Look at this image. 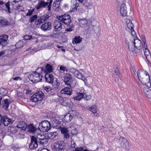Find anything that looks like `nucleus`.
Listing matches in <instances>:
<instances>
[{
	"mask_svg": "<svg viewBox=\"0 0 151 151\" xmlns=\"http://www.w3.org/2000/svg\"><path fill=\"white\" fill-rule=\"evenodd\" d=\"M86 9L88 10L92 8L93 6L91 3H89L88 1L85 0L83 4Z\"/></svg>",
	"mask_w": 151,
	"mask_h": 151,
	"instance_id": "31",
	"label": "nucleus"
},
{
	"mask_svg": "<svg viewBox=\"0 0 151 151\" xmlns=\"http://www.w3.org/2000/svg\"><path fill=\"white\" fill-rule=\"evenodd\" d=\"M8 37V35H3L0 36V46L4 47L7 44Z\"/></svg>",
	"mask_w": 151,
	"mask_h": 151,
	"instance_id": "13",
	"label": "nucleus"
},
{
	"mask_svg": "<svg viewBox=\"0 0 151 151\" xmlns=\"http://www.w3.org/2000/svg\"><path fill=\"white\" fill-rule=\"evenodd\" d=\"M10 23L8 20L3 17H0V27L10 25Z\"/></svg>",
	"mask_w": 151,
	"mask_h": 151,
	"instance_id": "25",
	"label": "nucleus"
},
{
	"mask_svg": "<svg viewBox=\"0 0 151 151\" xmlns=\"http://www.w3.org/2000/svg\"><path fill=\"white\" fill-rule=\"evenodd\" d=\"M72 90L71 88L66 87L61 90V93L62 94L70 95L71 94Z\"/></svg>",
	"mask_w": 151,
	"mask_h": 151,
	"instance_id": "28",
	"label": "nucleus"
},
{
	"mask_svg": "<svg viewBox=\"0 0 151 151\" xmlns=\"http://www.w3.org/2000/svg\"><path fill=\"white\" fill-rule=\"evenodd\" d=\"M52 0H50L49 2V4L47 6V8L48 9V11H50L51 10V5L52 3Z\"/></svg>",
	"mask_w": 151,
	"mask_h": 151,
	"instance_id": "57",
	"label": "nucleus"
},
{
	"mask_svg": "<svg viewBox=\"0 0 151 151\" xmlns=\"http://www.w3.org/2000/svg\"><path fill=\"white\" fill-rule=\"evenodd\" d=\"M12 79L15 81H18L19 80L20 81L22 80V78L20 77L17 76L12 78V79H11V80Z\"/></svg>",
	"mask_w": 151,
	"mask_h": 151,
	"instance_id": "60",
	"label": "nucleus"
},
{
	"mask_svg": "<svg viewBox=\"0 0 151 151\" xmlns=\"http://www.w3.org/2000/svg\"><path fill=\"white\" fill-rule=\"evenodd\" d=\"M75 77L79 79H81L82 80H84L85 79L84 77L83 76L82 74L79 72H78V73H77V76H76Z\"/></svg>",
	"mask_w": 151,
	"mask_h": 151,
	"instance_id": "47",
	"label": "nucleus"
},
{
	"mask_svg": "<svg viewBox=\"0 0 151 151\" xmlns=\"http://www.w3.org/2000/svg\"><path fill=\"white\" fill-rule=\"evenodd\" d=\"M59 129L61 132L64 138L65 139H67L70 137L69 131L68 128L65 127H62L61 126L58 127Z\"/></svg>",
	"mask_w": 151,
	"mask_h": 151,
	"instance_id": "10",
	"label": "nucleus"
},
{
	"mask_svg": "<svg viewBox=\"0 0 151 151\" xmlns=\"http://www.w3.org/2000/svg\"><path fill=\"white\" fill-rule=\"evenodd\" d=\"M44 97V95L42 91H39L35 93L31 97V100L34 102L41 101Z\"/></svg>",
	"mask_w": 151,
	"mask_h": 151,
	"instance_id": "6",
	"label": "nucleus"
},
{
	"mask_svg": "<svg viewBox=\"0 0 151 151\" xmlns=\"http://www.w3.org/2000/svg\"><path fill=\"white\" fill-rule=\"evenodd\" d=\"M37 15H34L30 17L29 20V22L32 23L35 20L37 19Z\"/></svg>",
	"mask_w": 151,
	"mask_h": 151,
	"instance_id": "43",
	"label": "nucleus"
},
{
	"mask_svg": "<svg viewBox=\"0 0 151 151\" xmlns=\"http://www.w3.org/2000/svg\"><path fill=\"white\" fill-rule=\"evenodd\" d=\"M78 132L76 128L74 127L72 128L70 133L72 136L76 135L77 134Z\"/></svg>",
	"mask_w": 151,
	"mask_h": 151,
	"instance_id": "42",
	"label": "nucleus"
},
{
	"mask_svg": "<svg viewBox=\"0 0 151 151\" xmlns=\"http://www.w3.org/2000/svg\"><path fill=\"white\" fill-rule=\"evenodd\" d=\"M4 91H5L4 89V88H2L0 89V93L2 95H6V92H5L4 93Z\"/></svg>",
	"mask_w": 151,
	"mask_h": 151,
	"instance_id": "55",
	"label": "nucleus"
},
{
	"mask_svg": "<svg viewBox=\"0 0 151 151\" xmlns=\"http://www.w3.org/2000/svg\"><path fill=\"white\" fill-rule=\"evenodd\" d=\"M71 146L72 147L75 148L76 149V145L75 142L73 140L71 141Z\"/></svg>",
	"mask_w": 151,
	"mask_h": 151,
	"instance_id": "53",
	"label": "nucleus"
},
{
	"mask_svg": "<svg viewBox=\"0 0 151 151\" xmlns=\"http://www.w3.org/2000/svg\"><path fill=\"white\" fill-rule=\"evenodd\" d=\"M42 71H44L46 73H51L53 71L52 66L50 64H47L44 69L43 68H39Z\"/></svg>",
	"mask_w": 151,
	"mask_h": 151,
	"instance_id": "26",
	"label": "nucleus"
},
{
	"mask_svg": "<svg viewBox=\"0 0 151 151\" xmlns=\"http://www.w3.org/2000/svg\"><path fill=\"white\" fill-rule=\"evenodd\" d=\"M32 38V36L31 35H25L23 36V38L25 40H29Z\"/></svg>",
	"mask_w": 151,
	"mask_h": 151,
	"instance_id": "51",
	"label": "nucleus"
},
{
	"mask_svg": "<svg viewBox=\"0 0 151 151\" xmlns=\"http://www.w3.org/2000/svg\"><path fill=\"white\" fill-rule=\"evenodd\" d=\"M142 42L144 43L143 49L145 55L146 57V59L148 61H150L151 60V55L150 52L147 48V44H146V41L145 37L142 36Z\"/></svg>",
	"mask_w": 151,
	"mask_h": 151,
	"instance_id": "9",
	"label": "nucleus"
},
{
	"mask_svg": "<svg viewBox=\"0 0 151 151\" xmlns=\"http://www.w3.org/2000/svg\"><path fill=\"white\" fill-rule=\"evenodd\" d=\"M82 40V38L80 36L75 37L73 40V43L74 44L79 43Z\"/></svg>",
	"mask_w": 151,
	"mask_h": 151,
	"instance_id": "36",
	"label": "nucleus"
},
{
	"mask_svg": "<svg viewBox=\"0 0 151 151\" xmlns=\"http://www.w3.org/2000/svg\"><path fill=\"white\" fill-rule=\"evenodd\" d=\"M39 69V68L37 69L35 72L30 75L29 77V80L33 83H37L42 80L43 78L42 75L38 72V70Z\"/></svg>",
	"mask_w": 151,
	"mask_h": 151,
	"instance_id": "2",
	"label": "nucleus"
},
{
	"mask_svg": "<svg viewBox=\"0 0 151 151\" xmlns=\"http://www.w3.org/2000/svg\"><path fill=\"white\" fill-rule=\"evenodd\" d=\"M70 114L72 115L73 117L75 116H78V113H77L75 110L72 111Z\"/></svg>",
	"mask_w": 151,
	"mask_h": 151,
	"instance_id": "49",
	"label": "nucleus"
},
{
	"mask_svg": "<svg viewBox=\"0 0 151 151\" xmlns=\"http://www.w3.org/2000/svg\"><path fill=\"white\" fill-rule=\"evenodd\" d=\"M65 143L63 141H59L57 142L52 144L51 146V149L55 151H60L65 148Z\"/></svg>",
	"mask_w": 151,
	"mask_h": 151,
	"instance_id": "3",
	"label": "nucleus"
},
{
	"mask_svg": "<svg viewBox=\"0 0 151 151\" xmlns=\"http://www.w3.org/2000/svg\"><path fill=\"white\" fill-rule=\"evenodd\" d=\"M47 137V136L41 133H38L36 136L35 137V139H36V140L37 141V142H38Z\"/></svg>",
	"mask_w": 151,
	"mask_h": 151,
	"instance_id": "35",
	"label": "nucleus"
},
{
	"mask_svg": "<svg viewBox=\"0 0 151 151\" xmlns=\"http://www.w3.org/2000/svg\"><path fill=\"white\" fill-rule=\"evenodd\" d=\"M76 70L75 69L73 68H71L70 69V72L73 73H75V71H76Z\"/></svg>",
	"mask_w": 151,
	"mask_h": 151,
	"instance_id": "64",
	"label": "nucleus"
},
{
	"mask_svg": "<svg viewBox=\"0 0 151 151\" xmlns=\"http://www.w3.org/2000/svg\"><path fill=\"white\" fill-rule=\"evenodd\" d=\"M74 151H91L87 149H85L82 147H76Z\"/></svg>",
	"mask_w": 151,
	"mask_h": 151,
	"instance_id": "44",
	"label": "nucleus"
},
{
	"mask_svg": "<svg viewBox=\"0 0 151 151\" xmlns=\"http://www.w3.org/2000/svg\"><path fill=\"white\" fill-rule=\"evenodd\" d=\"M34 11V9L29 10L28 12L27 13L26 15L27 16H30L32 15Z\"/></svg>",
	"mask_w": 151,
	"mask_h": 151,
	"instance_id": "52",
	"label": "nucleus"
},
{
	"mask_svg": "<svg viewBox=\"0 0 151 151\" xmlns=\"http://www.w3.org/2000/svg\"><path fill=\"white\" fill-rule=\"evenodd\" d=\"M126 22L127 27L130 30L132 36H133L134 37H136V32L133 28V25L131 20L129 19H127L126 20Z\"/></svg>",
	"mask_w": 151,
	"mask_h": 151,
	"instance_id": "12",
	"label": "nucleus"
},
{
	"mask_svg": "<svg viewBox=\"0 0 151 151\" xmlns=\"http://www.w3.org/2000/svg\"><path fill=\"white\" fill-rule=\"evenodd\" d=\"M73 27L71 26L69 28H67L65 29V31L67 32H71L73 30Z\"/></svg>",
	"mask_w": 151,
	"mask_h": 151,
	"instance_id": "58",
	"label": "nucleus"
},
{
	"mask_svg": "<svg viewBox=\"0 0 151 151\" xmlns=\"http://www.w3.org/2000/svg\"><path fill=\"white\" fill-rule=\"evenodd\" d=\"M26 93L27 94H28L29 95L31 94H32V91L31 90H27L26 91Z\"/></svg>",
	"mask_w": 151,
	"mask_h": 151,
	"instance_id": "63",
	"label": "nucleus"
},
{
	"mask_svg": "<svg viewBox=\"0 0 151 151\" xmlns=\"http://www.w3.org/2000/svg\"><path fill=\"white\" fill-rule=\"evenodd\" d=\"M73 118L72 115L70 113H68L66 115H65L64 119L67 122H70L72 119Z\"/></svg>",
	"mask_w": 151,
	"mask_h": 151,
	"instance_id": "34",
	"label": "nucleus"
},
{
	"mask_svg": "<svg viewBox=\"0 0 151 151\" xmlns=\"http://www.w3.org/2000/svg\"><path fill=\"white\" fill-rule=\"evenodd\" d=\"M149 87L147 86L145 87L143 91L146 95L149 98H151V90L149 88Z\"/></svg>",
	"mask_w": 151,
	"mask_h": 151,
	"instance_id": "30",
	"label": "nucleus"
},
{
	"mask_svg": "<svg viewBox=\"0 0 151 151\" xmlns=\"http://www.w3.org/2000/svg\"><path fill=\"white\" fill-rule=\"evenodd\" d=\"M53 26L54 29L55 31L60 30L63 28L62 23L58 20H56L54 22Z\"/></svg>",
	"mask_w": 151,
	"mask_h": 151,
	"instance_id": "17",
	"label": "nucleus"
},
{
	"mask_svg": "<svg viewBox=\"0 0 151 151\" xmlns=\"http://www.w3.org/2000/svg\"><path fill=\"white\" fill-rule=\"evenodd\" d=\"M64 82L66 85L72 88L75 86V82L73 80L71 75L69 73L65 75L64 78Z\"/></svg>",
	"mask_w": 151,
	"mask_h": 151,
	"instance_id": "5",
	"label": "nucleus"
},
{
	"mask_svg": "<svg viewBox=\"0 0 151 151\" xmlns=\"http://www.w3.org/2000/svg\"><path fill=\"white\" fill-rule=\"evenodd\" d=\"M126 47H127L128 50L129 51L133 52L135 50V47L133 44V42L132 41H128L127 40L126 41Z\"/></svg>",
	"mask_w": 151,
	"mask_h": 151,
	"instance_id": "24",
	"label": "nucleus"
},
{
	"mask_svg": "<svg viewBox=\"0 0 151 151\" xmlns=\"http://www.w3.org/2000/svg\"><path fill=\"white\" fill-rule=\"evenodd\" d=\"M38 142L35 139V137L32 136L31 137V142L29 145V149L33 150L36 149L38 147Z\"/></svg>",
	"mask_w": 151,
	"mask_h": 151,
	"instance_id": "11",
	"label": "nucleus"
},
{
	"mask_svg": "<svg viewBox=\"0 0 151 151\" xmlns=\"http://www.w3.org/2000/svg\"><path fill=\"white\" fill-rule=\"evenodd\" d=\"M49 4V2H45L42 0L39 1L37 5L35 6V7L37 10H39L42 8L45 7Z\"/></svg>",
	"mask_w": 151,
	"mask_h": 151,
	"instance_id": "19",
	"label": "nucleus"
},
{
	"mask_svg": "<svg viewBox=\"0 0 151 151\" xmlns=\"http://www.w3.org/2000/svg\"><path fill=\"white\" fill-rule=\"evenodd\" d=\"M42 21L40 20V18L39 19L35 21V24L37 25L40 24H41L43 23L42 22H41Z\"/></svg>",
	"mask_w": 151,
	"mask_h": 151,
	"instance_id": "59",
	"label": "nucleus"
},
{
	"mask_svg": "<svg viewBox=\"0 0 151 151\" xmlns=\"http://www.w3.org/2000/svg\"><path fill=\"white\" fill-rule=\"evenodd\" d=\"M114 71L115 74L116 75L118 76L120 72L117 68H116L115 69Z\"/></svg>",
	"mask_w": 151,
	"mask_h": 151,
	"instance_id": "61",
	"label": "nucleus"
},
{
	"mask_svg": "<svg viewBox=\"0 0 151 151\" xmlns=\"http://www.w3.org/2000/svg\"><path fill=\"white\" fill-rule=\"evenodd\" d=\"M3 108L6 110H8V108L9 106V104H3Z\"/></svg>",
	"mask_w": 151,
	"mask_h": 151,
	"instance_id": "62",
	"label": "nucleus"
},
{
	"mask_svg": "<svg viewBox=\"0 0 151 151\" xmlns=\"http://www.w3.org/2000/svg\"><path fill=\"white\" fill-rule=\"evenodd\" d=\"M61 0H55L53 4V6L56 8L59 7L60 6V2Z\"/></svg>",
	"mask_w": 151,
	"mask_h": 151,
	"instance_id": "37",
	"label": "nucleus"
},
{
	"mask_svg": "<svg viewBox=\"0 0 151 151\" xmlns=\"http://www.w3.org/2000/svg\"><path fill=\"white\" fill-rule=\"evenodd\" d=\"M58 133L57 132H51L48 134L47 136L51 139H56L58 138Z\"/></svg>",
	"mask_w": 151,
	"mask_h": 151,
	"instance_id": "29",
	"label": "nucleus"
},
{
	"mask_svg": "<svg viewBox=\"0 0 151 151\" xmlns=\"http://www.w3.org/2000/svg\"><path fill=\"white\" fill-rule=\"evenodd\" d=\"M59 70L60 72L61 73H63L65 71H66V72H68V70L67 68L63 65L60 66L59 68Z\"/></svg>",
	"mask_w": 151,
	"mask_h": 151,
	"instance_id": "41",
	"label": "nucleus"
},
{
	"mask_svg": "<svg viewBox=\"0 0 151 151\" xmlns=\"http://www.w3.org/2000/svg\"><path fill=\"white\" fill-rule=\"evenodd\" d=\"M49 17H50L49 15H45L43 16H42L40 17V20L42 21V22H43L48 19Z\"/></svg>",
	"mask_w": 151,
	"mask_h": 151,
	"instance_id": "40",
	"label": "nucleus"
},
{
	"mask_svg": "<svg viewBox=\"0 0 151 151\" xmlns=\"http://www.w3.org/2000/svg\"><path fill=\"white\" fill-rule=\"evenodd\" d=\"M120 13L121 16L123 17H125L127 16V11L125 4H121L120 7Z\"/></svg>",
	"mask_w": 151,
	"mask_h": 151,
	"instance_id": "21",
	"label": "nucleus"
},
{
	"mask_svg": "<svg viewBox=\"0 0 151 151\" xmlns=\"http://www.w3.org/2000/svg\"><path fill=\"white\" fill-rule=\"evenodd\" d=\"M48 140V137L42 139L37 142L41 145H47Z\"/></svg>",
	"mask_w": 151,
	"mask_h": 151,
	"instance_id": "32",
	"label": "nucleus"
},
{
	"mask_svg": "<svg viewBox=\"0 0 151 151\" xmlns=\"http://www.w3.org/2000/svg\"><path fill=\"white\" fill-rule=\"evenodd\" d=\"M73 99L75 100L80 101L83 99L85 101H89L91 100L90 96L86 95L84 93L78 92L76 93V95L73 97Z\"/></svg>",
	"mask_w": 151,
	"mask_h": 151,
	"instance_id": "4",
	"label": "nucleus"
},
{
	"mask_svg": "<svg viewBox=\"0 0 151 151\" xmlns=\"http://www.w3.org/2000/svg\"><path fill=\"white\" fill-rule=\"evenodd\" d=\"M23 11V8L22 6L19 5L16 6L15 8L16 13H18L19 12Z\"/></svg>",
	"mask_w": 151,
	"mask_h": 151,
	"instance_id": "45",
	"label": "nucleus"
},
{
	"mask_svg": "<svg viewBox=\"0 0 151 151\" xmlns=\"http://www.w3.org/2000/svg\"><path fill=\"white\" fill-rule=\"evenodd\" d=\"M46 82L50 83H52L54 80L53 76L52 74L46 73L45 76Z\"/></svg>",
	"mask_w": 151,
	"mask_h": 151,
	"instance_id": "23",
	"label": "nucleus"
},
{
	"mask_svg": "<svg viewBox=\"0 0 151 151\" xmlns=\"http://www.w3.org/2000/svg\"><path fill=\"white\" fill-rule=\"evenodd\" d=\"M14 120L9 118L6 115H4L2 118V123L5 126H7L9 124L13 122Z\"/></svg>",
	"mask_w": 151,
	"mask_h": 151,
	"instance_id": "16",
	"label": "nucleus"
},
{
	"mask_svg": "<svg viewBox=\"0 0 151 151\" xmlns=\"http://www.w3.org/2000/svg\"><path fill=\"white\" fill-rule=\"evenodd\" d=\"M137 74L139 80L143 84L147 87H150L151 84L150 82V76L147 72L139 70L137 72Z\"/></svg>",
	"mask_w": 151,
	"mask_h": 151,
	"instance_id": "1",
	"label": "nucleus"
},
{
	"mask_svg": "<svg viewBox=\"0 0 151 151\" xmlns=\"http://www.w3.org/2000/svg\"><path fill=\"white\" fill-rule=\"evenodd\" d=\"M4 104H10L12 103V101L7 99H5L4 100Z\"/></svg>",
	"mask_w": 151,
	"mask_h": 151,
	"instance_id": "56",
	"label": "nucleus"
},
{
	"mask_svg": "<svg viewBox=\"0 0 151 151\" xmlns=\"http://www.w3.org/2000/svg\"><path fill=\"white\" fill-rule=\"evenodd\" d=\"M43 88L47 92H49L52 90L51 88L49 86H45L43 87Z\"/></svg>",
	"mask_w": 151,
	"mask_h": 151,
	"instance_id": "50",
	"label": "nucleus"
},
{
	"mask_svg": "<svg viewBox=\"0 0 151 151\" xmlns=\"http://www.w3.org/2000/svg\"><path fill=\"white\" fill-rule=\"evenodd\" d=\"M58 19L60 21L65 24H69L71 22L70 16L67 14L59 16L58 17Z\"/></svg>",
	"mask_w": 151,
	"mask_h": 151,
	"instance_id": "8",
	"label": "nucleus"
},
{
	"mask_svg": "<svg viewBox=\"0 0 151 151\" xmlns=\"http://www.w3.org/2000/svg\"><path fill=\"white\" fill-rule=\"evenodd\" d=\"M39 127L43 131L47 132L51 128L50 123L47 121H43L40 124Z\"/></svg>",
	"mask_w": 151,
	"mask_h": 151,
	"instance_id": "7",
	"label": "nucleus"
},
{
	"mask_svg": "<svg viewBox=\"0 0 151 151\" xmlns=\"http://www.w3.org/2000/svg\"><path fill=\"white\" fill-rule=\"evenodd\" d=\"M8 131L12 133H15L17 132L16 128L14 127H11L9 129H8Z\"/></svg>",
	"mask_w": 151,
	"mask_h": 151,
	"instance_id": "46",
	"label": "nucleus"
},
{
	"mask_svg": "<svg viewBox=\"0 0 151 151\" xmlns=\"http://www.w3.org/2000/svg\"><path fill=\"white\" fill-rule=\"evenodd\" d=\"M26 130L27 132L30 133H33L36 130L35 127L32 124H30L29 125H27L26 127Z\"/></svg>",
	"mask_w": 151,
	"mask_h": 151,
	"instance_id": "22",
	"label": "nucleus"
},
{
	"mask_svg": "<svg viewBox=\"0 0 151 151\" xmlns=\"http://www.w3.org/2000/svg\"><path fill=\"white\" fill-rule=\"evenodd\" d=\"M5 6L6 8L8 10L9 13H10L11 12L10 11V8L9 7L10 6V3L9 2H7L6 3V4H5Z\"/></svg>",
	"mask_w": 151,
	"mask_h": 151,
	"instance_id": "48",
	"label": "nucleus"
},
{
	"mask_svg": "<svg viewBox=\"0 0 151 151\" xmlns=\"http://www.w3.org/2000/svg\"><path fill=\"white\" fill-rule=\"evenodd\" d=\"M89 110L92 113L94 114L96 113L97 110L96 106L95 105L89 108Z\"/></svg>",
	"mask_w": 151,
	"mask_h": 151,
	"instance_id": "38",
	"label": "nucleus"
},
{
	"mask_svg": "<svg viewBox=\"0 0 151 151\" xmlns=\"http://www.w3.org/2000/svg\"><path fill=\"white\" fill-rule=\"evenodd\" d=\"M71 4L70 6L71 8L70 10L71 12H73L76 11L77 8L79 6V4L76 1V0H71L70 1Z\"/></svg>",
	"mask_w": 151,
	"mask_h": 151,
	"instance_id": "20",
	"label": "nucleus"
},
{
	"mask_svg": "<svg viewBox=\"0 0 151 151\" xmlns=\"http://www.w3.org/2000/svg\"><path fill=\"white\" fill-rule=\"evenodd\" d=\"M134 42L133 44L134 45L135 47L138 50H140L142 48V44L141 41L137 38V35H136V36L134 37L132 36Z\"/></svg>",
	"mask_w": 151,
	"mask_h": 151,
	"instance_id": "14",
	"label": "nucleus"
},
{
	"mask_svg": "<svg viewBox=\"0 0 151 151\" xmlns=\"http://www.w3.org/2000/svg\"><path fill=\"white\" fill-rule=\"evenodd\" d=\"M79 24L82 27L86 25L88 23V20L86 18H83L79 19Z\"/></svg>",
	"mask_w": 151,
	"mask_h": 151,
	"instance_id": "33",
	"label": "nucleus"
},
{
	"mask_svg": "<svg viewBox=\"0 0 151 151\" xmlns=\"http://www.w3.org/2000/svg\"><path fill=\"white\" fill-rule=\"evenodd\" d=\"M27 124L23 121H20L17 124L16 127L18 128L24 130L26 129V127Z\"/></svg>",
	"mask_w": 151,
	"mask_h": 151,
	"instance_id": "27",
	"label": "nucleus"
},
{
	"mask_svg": "<svg viewBox=\"0 0 151 151\" xmlns=\"http://www.w3.org/2000/svg\"><path fill=\"white\" fill-rule=\"evenodd\" d=\"M119 140L121 142L120 144L122 147L127 150L129 149V143L126 139L123 137H121Z\"/></svg>",
	"mask_w": 151,
	"mask_h": 151,
	"instance_id": "15",
	"label": "nucleus"
},
{
	"mask_svg": "<svg viewBox=\"0 0 151 151\" xmlns=\"http://www.w3.org/2000/svg\"><path fill=\"white\" fill-rule=\"evenodd\" d=\"M40 28L43 31L49 30L52 28V23L50 22H45L42 25Z\"/></svg>",
	"mask_w": 151,
	"mask_h": 151,
	"instance_id": "18",
	"label": "nucleus"
},
{
	"mask_svg": "<svg viewBox=\"0 0 151 151\" xmlns=\"http://www.w3.org/2000/svg\"><path fill=\"white\" fill-rule=\"evenodd\" d=\"M68 107L69 108V110H70V112L75 110L73 104H69Z\"/></svg>",
	"mask_w": 151,
	"mask_h": 151,
	"instance_id": "54",
	"label": "nucleus"
},
{
	"mask_svg": "<svg viewBox=\"0 0 151 151\" xmlns=\"http://www.w3.org/2000/svg\"><path fill=\"white\" fill-rule=\"evenodd\" d=\"M24 45V43L23 41L21 40L18 41L16 44V47L17 48L22 47Z\"/></svg>",
	"mask_w": 151,
	"mask_h": 151,
	"instance_id": "39",
	"label": "nucleus"
}]
</instances>
